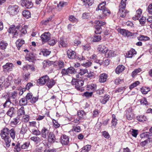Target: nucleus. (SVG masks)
I'll list each match as a JSON object with an SVG mask.
<instances>
[{
  "label": "nucleus",
  "instance_id": "dca6fc26",
  "mask_svg": "<svg viewBox=\"0 0 152 152\" xmlns=\"http://www.w3.org/2000/svg\"><path fill=\"white\" fill-rule=\"evenodd\" d=\"M16 107H10L6 113V114L10 117H12L15 114L16 112Z\"/></svg>",
  "mask_w": 152,
  "mask_h": 152
},
{
  "label": "nucleus",
  "instance_id": "37998d69",
  "mask_svg": "<svg viewBox=\"0 0 152 152\" xmlns=\"http://www.w3.org/2000/svg\"><path fill=\"white\" fill-rule=\"evenodd\" d=\"M58 42L59 43V46L61 45L63 47H66L67 45L66 42L62 38H61L59 40H58Z\"/></svg>",
  "mask_w": 152,
  "mask_h": 152
},
{
  "label": "nucleus",
  "instance_id": "052dcab7",
  "mask_svg": "<svg viewBox=\"0 0 152 152\" xmlns=\"http://www.w3.org/2000/svg\"><path fill=\"white\" fill-rule=\"evenodd\" d=\"M41 52L42 53L43 55L44 56H47L50 53V51L46 49H43Z\"/></svg>",
  "mask_w": 152,
  "mask_h": 152
},
{
  "label": "nucleus",
  "instance_id": "e433bc0d",
  "mask_svg": "<svg viewBox=\"0 0 152 152\" xmlns=\"http://www.w3.org/2000/svg\"><path fill=\"white\" fill-rule=\"evenodd\" d=\"M20 121L19 118L17 117L13 118L10 122V124L12 125H15L18 124Z\"/></svg>",
  "mask_w": 152,
  "mask_h": 152
},
{
  "label": "nucleus",
  "instance_id": "473e14b6",
  "mask_svg": "<svg viewBox=\"0 0 152 152\" xmlns=\"http://www.w3.org/2000/svg\"><path fill=\"white\" fill-rule=\"evenodd\" d=\"M105 56L107 57H111L114 56V52L111 50H109L107 48V51L104 53Z\"/></svg>",
  "mask_w": 152,
  "mask_h": 152
},
{
  "label": "nucleus",
  "instance_id": "79ce46f5",
  "mask_svg": "<svg viewBox=\"0 0 152 152\" xmlns=\"http://www.w3.org/2000/svg\"><path fill=\"white\" fill-rule=\"evenodd\" d=\"M22 15L24 17L27 18H29L31 16L30 12L28 10H25L23 11Z\"/></svg>",
  "mask_w": 152,
  "mask_h": 152
},
{
  "label": "nucleus",
  "instance_id": "9b49d317",
  "mask_svg": "<svg viewBox=\"0 0 152 152\" xmlns=\"http://www.w3.org/2000/svg\"><path fill=\"white\" fill-rule=\"evenodd\" d=\"M21 4L23 7H25L28 9L31 8L33 6L32 2L27 0H21Z\"/></svg>",
  "mask_w": 152,
  "mask_h": 152
},
{
  "label": "nucleus",
  "instance_id": "4be33fe9",
  "mask_svg": "<svg viewBox=\"0 0 152 152\" xmlns=\"http://www.w3.org/2000/svg\"><path fill=\"white\" fill-rule=\"evenodd\" d=\"M35 56L32 53L31 54H27L26 56L25 59L27 61H32L35 59Z\"/></svg>",
  "mask_w": 152,
  "mask_h": 152
},
{
  "label": "nucleus",
  "instance_id": "680f3d73",
  "mask_svg": "<svg viewBox=\"0 0 152 152\" xmlns=\"http://www.w3.org/2000/svg\"><path fill=\"white\" fill-rule=\"evenodd\" d=\"M131 134L132 136L134 137H136L138 134L137 131L135 129H132L130 131Z\"/></svg>",
  "mask_w": 152,
  "mask_h": 152
},
{
  "label": "nucleus",
  "instance_id": "864d4df0",
  "mask_svg": "<svg viewBox=\"0 0 152 152\" xmlns=\"http://www.w3.org/2000/svg\"><path fill=\"white\" fill-rule=\"evenodd\" d=\"M25 110L24 107H21L18 110V115H21L25 114Z\"/></svg>",
  "mask_w": 152,
  "mask_h": 152
},
{
  "label": "nucleus",
  "instance_id": "4468645a",
  "mask_svg": "<svg viewBox=\"0 0 152 152\" xmlns=\"http://www.w3.org/2000/svg\"><path fill=\"white\" fill-rule=\"evenodd\" d=\"M132 108H129L126 111V118L128 120H130L133 118L134 116L132 112Z\"/></svg>",
  "mask_w": 152,
  "mask_h": 152
},
{
  "label": "nucleus",
  "instance_id": "bb28decb",
  "mask_svg": "<svg viewBox=\"0 0 152 152\" xmlns=\"http://www.w3.org/2000/svg\"><path fill=\"white\" fill-rule=\"evenodd\" d=\"M142 12V10L140 9H138L136 11V14L134 17H133V19L134 20H138Z\"/></svg>",
  "mask_w": 152,
  "mask_h": 152
},
{
  "label": "nucleus",
  "instance_id": "aec40b11",
  "mask_svg": "<svg viewBox=\"0 0 152 152\" xmlns=\"http://www.w3.org/2000/svg\"><path fill=\"white\" fill-rule=\"evenodd\" d=\"M48 140V142L51 143H53L55 142L56 140V138L55 135L53 132H51L49 133Z\"/></svg>",
  "mask_w": 152,
  "mask_h": 152
},
{
  "label": "nucleus",
  "instance_id": "09e8293b",
  "mask_svg": "<svg viewBox=\"0 0 152 152\" xmlns=\"http://www.w3.org/2000/svg\"><path fill=\"white\" fill-rule=\"evenodd\" d=\"M98 34H96L95 35L93 39V41L94 42H99L101 40V37L99 35H97Z\"/></svg>",
  "mask_w": 152,
  "mask_h": 152
},
{
  "label": "nucleus",
  "instance_id": "bf43d9fd",
  "mask_svg": "<svg viewBox=\"0 0 152 152\" xmlns=\"http://www.w3.org/2000/svg\"><path fill=\"white\" fill-rule=\"evenodd\" d=\"M91 15L89 13L85 12L83 13L82 17L83 19H88L90 17Z\"/></svg>",
  "mask_w": 152,
  "mask_h": 152
},
{
  "label": "nucleus",
  "instance_id": "393cba45",
  "mask_svg": "<svg viewBox=\"0 0 152 152\" xmlns=\"http://www.w3.org/2000/svg\"><path fill=\"white\" fill-rule=\"evenodd\" d=\"M125 69V67L122 65H118L115 70V72L119 74L122 72Z\"/></svg>",
  "mask_w": 152,
  "mask_h": 152
},
{
  "label": "nucleus",
  "instance_id": "412c9836",
  "mask_svg": "<svg viewBox=\"0 0 152 152\" xmlns=\"http://www.w3.org/2000/svg\"><path fill=\"white\" fill-rule=\"evenodd\" d=\"M136 53L134 49H132L126 53L125 56L126 58H132L134 55L136 54Z\"/></svg>",
  "mask_w": 152,
  "mask_h": 152
},
{
  "label": "nucleus",
  "instance_id": "423d86ee",
  "mask_svg": "<svg viewBox=\"0 0 152 152\" xmlns=\"http://www.w3.org/2000/svg\"><path fill=\"white\" fill-rule=\"evenodd\" d=\"M14 66V65L12 63L8 62L4 65L2 67L4 71L9 72L12 70Z\"/></svg>",
  "mask_w": 152,
  "mask_h": 152
},
{
  "label": "nucleus",
  "instance_id": "58836bf2",
  "mask_svg": "<svg viewBox=\"0 0 152 152\" xmlns=\"http://www.w3.org/2000/svg\"><path fill=\"white\" fill-rule=\"evenodd\" d=\"M137 118L139 121L142 122L145 121L147 119L146 117L144 115L138 116Z\"/></svg>",
  "mask_w": 152,
  "mask_h": 152
},
{
  "label": "nucleus",
  "instance_id": "5701e85b",
  "mask_svg": "<svg viewBox=\"0 0 152 152\" xmlns=\"http://www.w3.org/2000/svg\"><path fill=\"white\" fill-rule=\"evenodd\" d=\"M110 97L109 95H105L104 97H102L99 99L101 103L103 104H105L109 100Z\"/></svg>",
  "mask_w": 152,
  "mask_h": 152
},
{
  "label": "nucleus",
  "instance_id": "de8ad7c7",
  "mask_svg": "<svg viewBox=\"0 0 152 152\" xmlns=\"http://www.w3.org/2000/svg\"><path fill=\"white\" fill-rule=\"evenodd\" d=\"M73 119H74V120L72 121V122H73L75 124H79L81 119L79 117L76 116H75L73 117Z\"/></svg>",
  "mask_w": 152,
  "mask_h": 152
},
{
  "label": "nucleus",
  "instance_id": "338daca9",
  "mask_svg": "<svg viewBox=\"0 0 152 152\" xmlns=\"http://www.w3.org/2000/svg\"><path fill=\"white\" fill-rule=\"evenodd\" d=\"M140 83L139 81H137L135 82L132 83L129 87V88L130 89H132L134 87L136 86H137Z\"/></svg>",
  "mask_w": 152,
  "mask_h": 152
},
{
  "label": "nucleus",
  "instance_id": "4d7b16f0",
  "mask_svg": "<svg viewBox=\"0 0 152 152\" xmlns=\"http://www.w3.org/2000/svg\"><path fill=\"white\" fill-rule=\"evenodd\" d=\"M68 72L69 74H72L74 73L75 72V68L73 67L70 66L67 68Z\"/></svg>",
  "mask_w": 152,
  "mask_h": 152
},
{
  "label": "nucleus",
  "instance_id": "5fc2aeb1",
  "mask_svg": "<svg viewBox=\"0 0 152 152\" xmlns=\"http://www.w3.org/2000/svg\"><path fill=\"white\" fill-rule=\"evenodd\" d=\"M95 62L96 63L97 65L94 66L95 69H96L99 67L102 64V61L101 60H96Z\"/></svg>",
  "mask_w": 152,
  "mask_h": 152
},
{
  "label": "nucleus",
  "instance_id": "6e6d98bb",
  "mask_svg": "<svg viewBox=\"0 0 152 152\" xmlns=\"http://www.w3.org/2000/svg\"><path fill=\"white\" fill-rule=\"evenodd\" d=\"M20 143H17L14 148V151L15 152H18L20 151L21 147Z\"/></svg>",
  "mask_w": 152,
  "mask_h": 152
},
{
  "label": "nucleus",
  "instance_id": "f704fd0d",
  "mask_svg": "<svg viewBox=\"0 0 152 152\" xmlns=\"http://www.w3.org/2000/svg\"><path fill=\"white\" fill-rule=\"evenodd\" d=\"M121 10L122 11L121 12H120V9H119L118 14L121 17L124 18L128 12V11L125 9H121Z\"/></svg>",
  "mask_w": 152,
  "mask_h": 152
},
{
  "label": "nucleus",
  "instance_id": "2f4dec72",
  "mask_svg": "<svg viewBox=\"0 0 152 152\" xmlns=\"http://www.w3.org/2000/svg\"><path fill=\"white\" fill-rule=\"evenodd\" d=\"M66 62H64V61L62 60H58L57 61L58 68L59 69H61L64 68L66 64Z\"/></svg>",
  "mask_w": 152,
  "mask_h": 152
},
{
  "label": "nucleus",
  "instance_id": "3c124183",
  "mask_svg": "<svg viewBox=\"0 0 152 152\" xmlns=\"http://www.w3.org/2000/svg\"><path fill=\"white\" fill-rule=\"evenodd\" d=\"M9 133L11 137L14 139L15 137V131L13 128H12L10 130H9Z\"/></svg>",
  "mask_w": 152,
  "mask_h": 152
},
{
  "label": "nucleus",
  "instance_id": "f03ea898",
  "mask_svg": "<svg viewBox=\"0 0 152 152\" xmlns=\"http://www.w3.org/2000/svg\"><path fill=\"white\" fill-rule=\"evenodd\" d=\"M72 84L75 85V88L78 90L82 91L84 89L82 87L83 85L84 81L83 80H75L72 82Z\"/></svg>",
  "mask_w": 152,
  "mask_h": 152
},
{
  "label": "nucleus",
  "instance_id": "a18cd8bd",
  "mask_svg": "<svg viewBox=\"0 0 152 152\" xmlns=\"http://www.w3.org/2000/svg\"><path fill=\"white\" fill-rule=\"evenodd\" d=\"M150 89L149 87H144L141 88V91L142 94H146L150 91Z\"/></svg>",
  "mask_w": 152,
  "mask_h": 152
},
{
  "label": "nucleus",
  "instance_id": "a878e982",
  "mask_svg": "<svg viewBox=\"0 0 152 152\" xmlns=\"http://www.w3.org/2000/svg\"><path fill=\"white\" fill-rule=\"evenodd\" d=\"M96 85L95 84H92L87 86V89L91 91H93L96 89Z\"/></svg>",
  "mask_w": 152,
  "mask_h": 152
},
{
  "label": "nucleus",
  "instance_id": "cd10ccee",
  "mask_svg": "<svg viewBox=\"0 0 152 152\" xmlns=\"http://www.w3.org/2000/svg\"><path fill=\"white\" fill-rule=\"evenodd\" d=\"M28 131V128L26 125L25 124H23L21 128L20 133L21 134L24 135Z\"/></svg>",
  "mask_w": 152,
  "mask_h": 152
},
{
  "label": "nucleus",
  "instance_id": "0eeeda50",
  "mask_svg": "<svg viewBox=\"0 0 152 152\" xmlns=\"http://www.w3.org/2000/svg\"><path fill=\"white\" fill-rule=\"evenodd\" d=\"M95 23L98 26V27L96 28L97 30L95 31V32L96 34H100L102 32L101 26L104 25L105 23L98 20L95 21Z\"/></svg>",
  "mask_w": 152,
  "mask_h": 152
},
{
  "label": "nucleus",
  "instance_id": "b1692460",
  "mask_svg": "<svg viewBox=\"0 0 152 152\" xmlns=\"http://www.w3.org/2000/svg\"><path fill=\"white\" fill-rule=\"evenodd\" d=\"M56 83L55 80L53 79H50L47 81L46 85L48 87L50 88H52L55 84Z\"/></svg>",
  "mask_w": 152,
  "mask_h": 152
},
{
  "label": "nucleus",
  "instance_id": "49530a36",
  "mask_svg": "<svg viewBox=\"0 0 152 152\" xmlns=\"http://www.w3.org/2000/svg\"><path fill=\"white\" fill-rule=\"evenodd\" d=\"M27 103V101L26 98H23L21 99L19 102L20 105H25Z\"/></svg>",
  "mask_w": 152,
  "mask_h": 152
},
{
  "label": "nucleus",
  "instance_id": "ea45409f",
  "mask_svg": "<svg viewBox=\"0 0 152 152\" xmlns=\"http://www.w3.org/2000/svg\"><path fill=\"white\" fill-rule=\"evenodd\" d=\"M8 44L6 42L2 41L0 43V49L4 50L6 48Z\"/></svg>",
  "mask_w": 152,
  "mask_h": 152
},
{
  "label": "nucleus",
  "instance_id": "7ed1b4c3",
  "mask_svg": "<svg viewBox=\"0 0 152 152\" xmlns=\"http://www.w3.org/2000/svg\"><path fill=\"white\" fill-rule=\"evenodd\" d=\"M19 7L16 5H10L8 8V10L10 15H14L16 14L19 11Z\"/></svg>",
  "mask_w": 152,
  "mask_h": 152
},
{
  "label": "nucleus",
  "instance_id": "20e7f679",
  "mask_svg": "<svg viewBox=\"0 0 152 152\" xmlns=\"http://www.w3.org/2000/svg\"><path fill=\"white\" fill-rule=\"evenodd\" d=\"M18 28L15 27L14 25L10 26L8 30V32L12 34V37H16L18 36Z\"/></svg>",
  "mask_w": 152,
  "mask_h": 152
},
{
  "label": "nucleus",
  "instance_id": "69168bd1",
  "mask_svg": "<svg viewBox=\"0 0 152 152\" xmlns=\"http://www.w3.org/2000/svg\"><path fill=\"white\" fill-rule=\"evenodd\" d=\"M11 103V102L10 99H8L6 100L5 102L3 104V106L4 108L8 107Z\"/></svg>",
  "mask_w": 152,
  "mask_h": 152
},
{
  "label": "nucleus",
  "instance_id": "13d9d810",
  "mask_svg": "<svg viewBox=\"0 0 152 152\" xmlns=\"http://www.w3.org/2000/svg\"><path fill=\"white\" fill-rule=\"evenodd\" d=\"M84 5L89 6H91L92 3L91 1L90 0H81Z\"/></svg>",
  "mask_w": 152,
  "mask_h": 152
},
{
  "label": "nucleus",
  "instance_id": "39448f33",
  "mask_svg": "<svg viewBox=\"0 0 152 152\" xmlns=\"http://www.w3.org/2000/svg\"><path fill=\"white\" fill-rule=\"evenodd\" d=\"M49 79V77L47 75L43 76L39 78L37 81L38 84L42 86L44 85Z\"/></svg>",
  "mask_w": 152,
  "mask_h": 152
},
{
  "label": "nucleus",
  "instance_id": "774afa93",
  "mask_svg": "<svg viewBox=\"0 0 152 152\" xmlns=\"http://www.w3.org/2000/svg\"><path fill=\"white\" fill-rule=\"evenodd\" d=\"M147 10L149 14L152 15V4H151L149 5Z\"/></svg>",
  "mask_w": 152,
  "mask_h": 152
},
{
  "label": "nucleus",
  "instance_id": "9d476101",
  "mask_svg": "<svg viewBox=\"0 0 152 152\" xmlns=\"http://www.w3.org/2000/svg\"><path fill=\"white\" fill-rule=\"evenodd\" d=\"M140 137L142 138H148L149 142L152 143V134L149 132H144L140 135Z\"/></svg>",
  "mask_w": 152,
  "mask_h": 152
},
{
  "label": "nucleus",
  "instance_id": "72a5a7b5",
  "mask_svg": "<svg viewBox=\"0 0 152 152\" xmlns=\"http://www.w3.org/2000/svg\"><path fill=\"white\" fill-rule=\"evenodd\" d=\"M138 38L139 40L141 41H146L150 39V38L148 37L142 35H140Z\"/></svg>",
  "mask_w": 152,
  "mask_h": 152
},
{
  "label": "nucleus",
  "instance_id": "c756f323",
  "mask_svg": "<svg viewBox=\"0 0 152 152\" xmlns=\"http://www.w3.org/2000/svg\"><path fill=\"white\" fill-rule=\"evenodd\" d=\"M30 139L37 144L40 142L42 140V139L41 138L35 136L30 137Z\"/></svg>",
  "mask_w": 152,
  "mask_h": 152
},
{
  "label": "nucleus",
  "instance_id": "7c9ffc66",
  "mask_svg": "<svg viewBox=\"0 0 152 152\" xmlns=\"http://www.w3.org/2000/svg\"><path fill=\"white\" fill-rule=\"evenodd\" d=\"M126 1L127 0H121L119 6V9H120V12L122 11L121 9H125Z\"/></svg>",
  "mask_w": 152,
  "mask_h": 152
},
{
  "label": "nucleus",
  "instance_id": "c9c22d12",
  "mask_svg": "<svg viewBox=\"0 0 152 152\" xmlns=\"http://www.w3.org/2000/svg\"><path fill=\"white\" fill-rule=\"evenodd\" d=\"M24 42H25L24 40L21 39H18L16 41V44L18 50H19L20 47L23 44H24Z\"/></svg>",
  "mask_w": 152,
  "mask_h": 152
},
{
  "label": "nucleus",
  "instance_id": "c03bdc74",
  "mask_svg": "<svg viewBox=\"0 0 152 152\" xmlns=\"http://www.w3.org/2000/svg\"><path fill=\"white\" fill-rule=\"evenodd\" d=\"M112 117V119L111 121L112 125V126L115 127L117 123V119L116 118L114 114H113Z\"/></svg>",
  "mask_w": 152,
  "mask_h": 152
},
{
  "label": "nucleus",
  "instance_id": "4c0bfd02",
  "mask_svg": "<svg viewBox=\"0 0 152 152\" xmlns=\"http://www.w3.org/2000/svg\"><path fill=\"white\" fill-rule=\"evenodd\" d=\"M30 73L28 72L23 73V79L26 81H27L30 78Z\"/></svg>",
  "mask_w": 152,
  "mask_h": 152
},
{
  "label": "nucleus",
  "instance_id": "8fccbe9b",
  "mask_svg": "<svg viewBox=\"0 0 152 152\" xmlns=\"http://www.w3.org/2000/svg\"><path fill=\"white\" fill-rule=\"evenodd\" d=\"M91 146L90 145H87L84 147L82 149L81 152H87L91 149Z\"/></svg>",
  "mask_w": 152,
  "mask_h": 152
},
{
  "label": "nucleus",
  "instance_id": "0e129e2a",
  "mask_svg": "<svg viewBox=\"0 0 152 152\" xmlns=\"http://www.w3.org/2000/svg\"><path fill=\"white\" fill-rule=\"evenodd\" d=\"M141 70L140 68L135 69L132 73L131 75L133 77H134L137 73L140 72Z\"/></svg>",
  "mask_w": 152,
  "mask_h": 152
},
{
  "label": "nucleus",
  "instance_id": "ddd939ff",
  "mask_svg": "<svg viewBox=\"0 0 152 152\" xmlns=\"http://www.w3.org/2000/svg\"><path fill=\"white\" fill-rule=\"evenodd\" d=\"M9 129L7 128H5L3 129L1 131L0 133V135L2 139L7 137L9 136Z\"/></svg>",
  "mask_w": 152,
  "mask_h": 152
},
{
  "label": "nucleus",
  "instance_id": "603ef678",
  "mask_svg": "<svg viewBox=\"0 0 152 152\" xmlns=\"http://www.w3.org/2000/svg\"><path fill=\"white\" fill-rule=\"evenodd\" d=\"M86 115V113L83 110H81L77 112V116L78 117L81 119L83 118L84 116Z\"/></svg>",
  "mask_w": 152,
  "mask_h": 152
},
{
  "label": "nucleus",
  "instance_id": "6ab92c4d",
  "mask_svg": "<svg viewBox=\"0 0 152 152\" xmlns=\"http://www.w3.org/2000/svg\"><path fill=\"white\" fill-rule=\"evenodd\" d=\"M97 49L99 52L103 53H105L107 51V48L104 45L102 44L98 45Z\"/></svg>",
  "mask_w": 152,
  "mask_h": 152
},
{
  "label": "nucleus",
  "instance_id": "6e6552de",
  "mask_svg": "<svg viewBox=\"0 0 152 152\" xmlns=\"http://www.w3.org/2000/svg\"><path fill=\"white\" fill-rule=\"evenodd\" d=\"M41 38L43 43L47 42L50 38V34L49 32H45L41 35Z\"/></svg>",
  "mask_w": 152,
  "mask_h": 152
},
{
  "label": "nucleus",
  "instance_id": "f8f14e48",
  "mask_svg": "<svg viewBox=\"0 0 152 152\" xmlns=\"http://www.w3.org/2000/svg\"><path fill=\"white\" fill-rule=\"evenodd\" d=\"M118 31L121 34L125 37H128L132 35V33L125 29L119 28L118 29Z\"/></svg>",
  "mask_w": 152,
  "mask_h": 152
},
{
  "label": "nucleus",
  "instance_id": "e2e57ef3",
  "mask_svg": "<svg viewBox=\"0 0 152 152\" xmlns=\"http://www.w3.org/2000/svg\"><path fill=\"white\" fill-rule=\"evenodd\" d=\"M41 132L38 129H33L32 130L31 133L32 134L36 135H39L40 134Z\"/></svg>",
  "mask_w": 152,
  "mask_h": 152
},
{
  "label": "nucleus",
  "instance_id": "a19ab883",
  "mask_svg": "<svg viewBox=\"0 0 152 152\" xmlns=\"http://www.w3.org/2000/svg\"><path fill=\"white\" fill-rule=\"evenodd\" d=\"M72 130L73 132H79L81 131L80 127L78 126L74 125L72 126Z\"/></svg>",
  "mask_w": 152,
  "mask_h": 152
},
{
  "label": "nucleus",
  "instance_id": "1a4fd4ad",
  "mask_svg": "<svg viewBox=\"0 0 152 152\" xmlns=\"http://www.w3.org/2000/svg\"><path fill=\"white\" fill-rule=\"evenodd\" d=\"M61 142L63 145H68L69 141V138L68 136L63 134L61 136Z\"/></svg>",
  "mask_w": 152,
  "mask_h": 152
},
{
  "label": "nucleus",
  "instance_id": "c85d7f7f",
  "mask_svg": "<svg viewBox=\"0 0 152 152\" xmlns=\"http://www.w3.org/2000/svg\"><path fill=\"white\" fill-rule=\"evenodd\" d=\"M5 142L6 147L9 148L10 145L11 140L10 137H7L2 139Z\"/></svg>",
  "mask_w": 152,
  "mask_h": 152
},
{
  "label": "nucleus",
  "instance_id": "f257e3e1",
  "mask_svg": "<svg viewBox=\"0 0 152 152\" xmlns=\"http://www.w3.org/2000/svg\"><path fill=\"white\" fill-rule=\"evenodd\" d=\"M106 4V2L104 1L103 3L100 4L98 5V7L96 9V10H102L103 14L99 15V17L101 19L104 18V17L109 15L110 13V11L104 6Z\"/></svg>",
  "mask_w": 152,
  "mask_h": 152
},
{
  "label": "nucleus",
  "instance_id": "f3484780",
  "mask_svg": "<svg viewBox=\"0 0 152 152\" xmlns=\"http://www.w3.org/2000/svg\"><path fill=\"white\" fill-rule=\"evenodd\" d=\"M49 133V131L45 127H43L41 132L40 134L43 138L46 139L48 136Z\"/></svg>",
  "mask_w": 152,
  "mask_h": 152
},
{
  "label": "nucleus",
  "instance_id": "a211bd4d",
  "mask_svg": "<svg viewBox=\"0 0 152 152\" xmlns=\"http://www.w3.org/2000/svg\"><path fill=\"white\" fill-rule=\"evenodd\" d=\"M108 77L107 75L103 73L100 75L99 77V82L100 83H104L106 81Z\"/></svg>",
  "mask_w": 152,
  "mask_h": 152
},
{
  "label": "nucleus",
  "instance_id": "2eb2a0df",
  "mask_svg": "<svg viewBox=\"0 0 152 152\" xmlns=\"http://www.w3.org/2000/svg\"><path fill=\"white\" fill-rule=\"evenodd\" d=\"M67 54L68 58L69 59H74L77 57L75 52L71 50H68L67 52Z\"/></svg>",
  "mask_w": 152,
  "mask_h": 152
}]
</instances>
